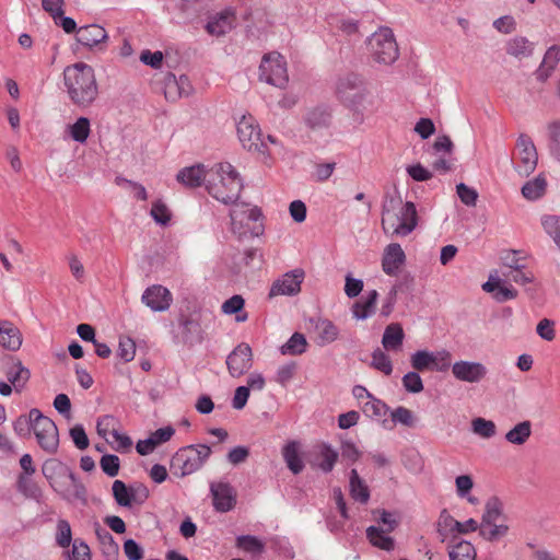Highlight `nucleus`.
Listing matches in <instances>:
<instances>
[{
	"mask_svg": "<svg viewBox=\"0 0 560 560\" xmlns=\"http://www.w3.org/2000/svg\"><path fill=\"white\" fill-rule=\"evenodd\" d=\"M65 92L79 108H88L98 97V84L94 69L85 62H75L63 70Z\"/></svg>",
	"mask_w": 560,
	"mask_h": 560,
	"instance_id": "1",
	"label": "nucleus"
},
{
	"mask_svg": "<svg viewBox=\"0 0 560 560\" xmlns=\"http://www.w3.org/2000/svg\"><path fill=\"white\" fill-rule=\"evenodd\" d=\"M418 212L412 201L404 202L400 197L386 196L382 205V229L385 235L406 237L418 225Z\"/></svg>",
	"mask_w": 560,
	"mask_h": 560,
	"instance_id": "2",
	"label": "nucleus"
},
{
	"mask_svg": "<svg viewBox=\"0 0 560 560\" xmlns=\"http://www.w3.org/2000/svg\"><path fill=\"white\" fill-rule=\"evenodd\" d=\"M206 189L224 205L235 203L243 189V180L232 164L221 162L208 170Z\"/></svg>",
	"mask_w": 560,
	"mask_h": 560,
	"instance_id": "3",
	"label": "nucleus"
},
{
	"mask_svg": "<svg viewBox=\"0 0 560 560\" xmlns=\"http://www.w3.org/2000/svg\"><path fill=\"white\" fill-rule=\"evenodd\" d=\"M43 474L63 499L85 501V487L67 465L56 459L47 460L43 466Z\"/></svg>",
	"mask_w": 560,
	"mask_h": 560,
	"instance_id": "4",
	"label": "nucleus"
},
{
	"mask_svg": "<svg viewBox=\"0 0 560 560\" xmlns=\"http://www.w3.org/2000/svg\"><path fill=\"white\" fill-rule=\"evenodd\" d=\"M211 455L206 444L188 445L179 448L171 460V470L175 476L185 477L199 470Z\"/></svg>",
	"mask_w": 560,
	"mask_h": 560,
	"instance_id": "5",
	"label": "nucleus"
},
{
	"mask_svg": "<svg viewBox=\"0 0 560 560\" xmlns=\"http://www.w3.org/2000/svg\"><path fill=\"white\" fill-rule=\"evenodd\" d=\"M338 98L348 107L354 110L365 108L369 102L370 92L364 80L354 73L347 74L339 79L336 88Z\"/></svg>",
	"mask_w": 560,
	"mask_h": 560,
	"instance_id": "6",
	"label": "nucleus"
},
{
	"mask_svg": "<svg viewBox=\"0 0 560 560\" xmlns=\"http://www.w3.org/2000/svg\"><path fill=\"white\" fill-rule=\"evenodd\" d=\"M369 49L374 61L392 65L399 56L398 45L389 27H381L369 38Z\"/></svg>",
	"mask_w": 560,
	"mask_h": 560,
	"instance_id": "7",
	"label": "nucleus"
},
{
	"mask_svg": "<svg viewBox=\"0 0 560 560\" xmlns=\"http://www.w3.org/2000/svg\"><path fill=\"white\" fill-rule=\"evenodd\" d=\"M31 418L33 421V432L39 447L48 454L57 453L59 433L56 423L50 418L44 416L37 408L31 409Z\"/></svg>",
	"mask_w": 560,
	"mask_h": 560,
	"instance_id": "8",
	"label": "nucleus"
},
{
	"mask_svg": "<svg viewBox=\"0 0 560 560\" xmlns=\"http://www.w3.org/2000/svg\"><path fill=\"white\" fill-rule=\"evenodd\" d=\"M259 79L279 89L289 82L287 61L279 52H270L262 57L259 66Z\"/></svg>",
	"mask_w": 560,
	"mask_h": 560,
	"instance_id": "9",
	"label": "nucleus"
},
{
	"mask_svg": "<svg viewBox=\"0 0 560 560\" xmlns=\"http://www.w3.org/2000/svg\"><path fill=\"white\" fill-rule=\"evenodd\" d=\"M452 354L448 350L439 351L417 350L410 355V364L413 370L446 372L451 368Z\"/></svg>",
	"mask_w": 560,
	"mask_h": 560,
	"instance_id": "10",
	"label": "nucleus"
},
{
	"mask_svg": "<svg viewBox=\"0 0 560 560\" xmlns=\"http://www.w3.org/2000/svg\"><path fill=\"white\" fill-rule=\"evenodd\" d=\"M236 130L244 149L262 154L267 152V142L262 140L260 128L253 116H243L237 122Z\"/></svg>",
	"mask_w": 560,
	"mask_h": 560,
	"instance_id": "11",
	"label": "nucleus"
},
{
	"mask_svg": "<svg viewBox=\"0 0 560 560\" xmlns=\"http://www.w3.org/2000/svg\"><path fill=\"white\" fill-rule=\"evenodd\" d=\"M518 163L516 170L520 174L528 176L532 174L538 161L536 147L532 139L526 135H521L516 142Z\"/></svg>",
	"mask_w": 560,
	"mask_h": 560,
	"instance_id": "12",
	"label": "nucleus"
},
{
	"mask_svg": "<svg viewBox=\"0 0 560 560\" xmlns=\"http://www.w3.org/2000/svg\"><path fill=\"white\" fill-rule=\"evenodd\" d=\"M226 368L232 377H241L253 365L252 348L247 343H240L226 358Z\"/></svg>",
	"mask_w": 560,
	"mask_h": 560,
	"instance_id": "13",
	"label": "nucleus"
},
{
	"mask_svg": "<svg viewBox=\"0 0 560 560\" xmlns=\"http://www.w3.org/2000/svg\"><path fill=\"white\" fill-rule=\"evenodd\" d=\"M453 376L465 383H480L488 374V369L485 364L477 361L459 360L454 363L451 362Z\"/></svg>",
	"mask_w": 560,
	"mask_h": 560,
	"instance_id": "14",
	"label": "nucleus"
},
{
	"mask_svg": "<svg viewBox=\"0 0 560 560\" xmlns=\"http://www.w3.org/2000/svg\"><path fill=\"white\" fill-rule=\"evenodd\" d=\"M304 277L305 272L300 268L285 272L272 283L269 296L296 295L301 291V284Z\"/></svg>",
	"mask_w": 560,
	"mask_h": 560,
	"instance_id": "15",
	"label": "nucleus"
},
{
	"mask_svg": "<svg viewBox=\"0 0 560 560\" xmlns=\"http://www.w3.org/2000/svg\"><path fill=\"white\" fill-rule=\"evenodd\" d=\"M210 492L212 504L215 511L225 513L231 511L236 504V494L233 487L228 482H211Z\"/></svg>",
	"mask_w": 560,
	"mask_h": 560,
	"instance_id": "16",
	"label": "nucleus"
},
{
	"mask_svg": "<svg viewBox=\"0 0 560 560\" xmlns=\"http://www.w3.org/2000/svg\"><path fill=\"white\" fill-rule=\"evenodd\" d=\"M141 301L153 312H164L170 308L173 296L165 287L153 284L144 290Z\"/></svg>",
	"mask_w": 560,
	"mask_h": 560,
	"instance_id": "17",
	"label": "nucleus"
},
{
	"mask_svg": "<svg viewBox=\"0 0 560 560\" xmlns=\"http://www.w3.org/2000/svg\"><path fill=\"white\" fill-rule=\"evenodd\" d=\"M107 38L105 28L97 24L84 25L77 31L78 43L89 48L104 50V43Z\"/></svg>",
	"mask_w": 560,
	"mask_h": 560,
	"instance_id": "18",
	"label": "nucleus"
},
{
	"mask_svg": "<svg viewBox=\"0 0 560 560\" xmlns=\"http://www.w3.org/2000/svg\"><path fill=\"white\" fill-rule=\"evenodd\" d=\"M236 25L235 12L232 9H225L212 15L206 24V31L212 36H223L232 31Z\"/></svg>",
	"mask_w": 560,
	"mask_h": 560,
	"instance_id": "19",
	"label": "nucleus"
},
{
	"mask_svg": "<svg viewBox=\"0 0 560 560\" xmlns=\"http://www.w3.org/2000/svg\"><path fill=\"white\" fill-rule=\"evenodd\" d=\"M260 217L261 212L257 207L248 208L246 205H235L230 211L233 232L240 235L244 234L246 231L243 228L250 221H258Z\"/></svg>",
	"mask_w": 560,
	"mask_h": 560,
	"instance_id": "20",
	"label": "nucleus"
},
{
	"mask_svg": "<svg viewBox=\"0 0 560 560\" xmlns=\"http://www.w3.org/2000/svg\"><path fill=\"white\" fill-rule=\"evenodd\" d=\"M406 261V255L398 243L388 244L383 254L382 269L388 276H396Z\"/></svg>",
	"mask_w": 560,
	"mask_h": 560,
	"instance_id": "21",
	"label": "nucleus"
},
{
	"mask_svg": "<svg viewBox=\"0 0 560 560\" xmlns=\"http://www.w3.org/2000/svg\"><path fill=\"white\" fill-rule=\"evenodd\" d=\"M176 179L186 188H197L202 184L207 185L208 170L203 164L186 166L178 171Z\"/></svg>",
	"mask_w": 560,
	"mask_h": 560,
	"instance_id": "22",
	"label": "nucleus"
},
{
	"mask_svg": "<svg viewBox=\"0 0 560 560\" xmlns=\"http://www.w3.org/2000/svg\"><path fill=\"white\" fill-rule=\"evenodd\" d=\"M338 459V452L330 445L323 443L316 447L311 460L312 466L324 472H330Z\"/></svg>",
	"mask_w": 560,
	"mask_h": 560,
	"instance_id": "23",
	"label": "nucleus"
},
{
	"mask_svg": "<svg viewBox=\"0 0 560 560\" xmlns=\"http://www.w3.org/2000/svg\"><path fill=\"white\" fill-rule=\"evenodd\" d=\"M405 332L400 324L392 323L386 326L383 337L382 346L386 351L397 352L402 348Z\"/></svg>",
	"mask_w": 560,
	"mask_h": 560,
	"instance_id": "24",
	"label": "nucleus"
},
{
	"mask_svg": "<svg viewBox=\"0 0 560 560\" xmlns=\"http://www.w3.org/2000/svg\"><path fill=\"white\" fill-rule=\"evenodd\" d=\"M5 375L14 389L21 392L30 380L31 373L20 360H12L7 368Z\"/></svg>",
	"mask_w": 560,
	"mask_h": 560,
	"instance_id": "25",
	"label": "nucleus"
},
{
	"mask_svg": "<svg viewBox=\"0 0 560 560\" xmlns=\"http://www.w3.org/2000/svg\"><path fill=\"white\" fill-rule=\"evenodd\" d=\"M377 299L378 293L376 290L369 291L363 301H359L352 306L353 317L363 320L372 316L375 312Z\"/></svg>",
	"mask_w": 560,
	"mask_h": 560,
	"instance_id": "26",
	"label": "nucleus"
},
{
	"mask_svg": "<svg viewBox=\"0 0 560 560\" xmlns=\"http://www.w3.org/2000/svg\"><path fill=\"white\" fill-rule=\"evenodd\" d=\"M0 345L11 351L19 350L22 345L19 329L10 323H4L0 327Z\"/></svg>",
	"mask_w": 560,
	"mask_h": 560,
	"instance_id": "27",
	"label": "nucleus"
},
{
	"mask_svg": "<svg viewBox=\"0 0 560 560\" xmlns=\"http://www.w3.org/2000/svg\"><path fill=\"white\" fill-rule=\"evenodd\" d=\"M283 459L288 468L298 475L304 469V463L299 453V444L294 441L289 442L282 451Z\"/></svg>",
	"mask_w": 560,
	"mask_h": 560,
	"instance_id": "28",
	"label": "nucleus"
},
{
	"mask_svg": "<svg viewBox=\"0 0 560 560\" xmlns=\"http://www.w3.org/2000/svg\"><path fill=\"white\" fill-rule=\"evenodd\" d=\"M532 434V423L528 420L517 423L505 433V440L514 445H523Z\"/></svg>",
	"mask_w": 560,
	"mask_h": 560,
	"instance_id": "29",
	"label": "nucleus"
},
{
	"mask_svg": "<svg viewBox=\"0 0 560 560\" xmlns=\"http://www.w3.org/2000/svg\"><path fill=\"white\" fill-rule=\"evenodd\" d=\"M67 132L72 140L79 143H84L88 140L91 132V124L89 118H78L75 122L67 127Z\"/></svg>",
	"mask_w": 560,
	"mask_h": 560,
	"instance_id": "30",
	"label": "nucleus"
},
{
	"mask_svg": "<svg viewBox=\"0 0 560 560\" xmlns=\"http://www.w3.org/2000/svg\"><path fill=\"white\" fill-rule=\"evenodd\" d=\"M560 59V49L556 46L550 47L545 54L542 63L537 71V79L540 81L547 80L551 71Z\"/></svg>",
	"mask_w": 560,
	"mask_h": 560,
	"instance_id": "31",
	"label": "nucleus"
},
{
	"mask_svg": "<svg viewBox=\"0 0 560 560\" xmlns=\"http://www.w3.org/2000/svg\"><path fill=\"white\" fill-rule=\"evenodd\" d=\"M350 493L355 501L361 503H366L370 499L369 488L360 478L357 469H352L350 472Z\"/></svg>",
	"mask_w": 560,
	"mask_h": 560,
	"instance_id": "32",
	"label": "nucleus"
},
{
	"mask_svg": "<svg viewBox=\"0 0 560 560\" xmlns=\"http://www.w3.org/2000/svg\"><path fill=\"white\" fill-rule=\"evenodd\" d=\"M506 52L516 58L528 57L533 54V44L522 36H516L508 42Z\"/></svg>",
	"mask_w": 560,
	"mask_h": 560,
	"instance_id": "33",
	"label": "nucleus"
},
{
	"mask_svg": "<svg viewBox=\"0 0 560 560\" xmlns=\"http://www.w3.org/2000/svg\"><path fill=\"white\" fill-rule=\"evenodd\" d=\"M366 537L369 538L370 542L383 550L390 551L394 549L395 542L394 539L387 535L384 534V530L376 527V526H370L366 529Z\"/></svg>",
	"mask_w": 560,
	"mask_h": 560,
	"instance_id": "34",
	"label": "nucleus"
},
{
	"mask_svg": "<svg viewBox=\"0 0 560 560\" xmlns=\"http://www.w3.org/2000/svg\"><path fill=\"white\" fill-rule=\"evenodd\" d=\"M448 556L451 560H476L477 553L472 544L458 540L451 547Z\"/></svg>",
	"mask_w": 560,
	"mask_h": 560,
	"instance_id": "35",
	"label": "nucleus"
},
{
	"mask_svg": "<svg viewBox=\"0 0 560 560\" xmlns=\"http://www.w3.org/2000/svg\"><path fill=\"white\" fill-rule=\"evenodd\" d=\"M307 341L303 334L294 332L290 339L281 346L280 351L284 355H299L306 351Z\"/></svg>",
	"mask_w": 560,
	"mask_h": 560,
	"instance_id": "36",
	"label": "nucleus"
},
{
	"mask_svg": "<svg viewBox=\"0 0 560 560\" xmlns=\"http://www.w3.org/2000/svg\"><path fill=\"white\" fill-rule=\"evenodd\" d=\"M502 515V503L498 498H490L485 505V512L480 525L490 526Z\"/></svg>",
	"mask_w": 560,
	"mask_h": 560,
	"instance_id": "37",
	"label": "nucleus"
},
{
	"mask_svg": "<svg viewBox=\"0 0 560 560\" xmlns=\"http://www.w3.org/2000/svg\"><path fill=\"white\" fill-rule=\"evenodd\" d=\"M548 149L550 154L560 161V120L547 125Z\"/></svg>",
	"mask_w": 560,
	"mask_h": 560,
	"instance_id": "38",
	"label": "nucleus"
},
{
	"mask_svg": "<svg viewBox=\"0 0 560 560\" xmlns=\"http://www.w3.org/2000/svg\"><path fill=\"white\" fill-rule=\"evenodd\" d=\"M546 186V179L542 176H537L535 179L524 184L522 195L528 200H536L545 194Z\"/></svg>",
	"mask_w": 560,
	"mask_h": 560,
	"instance_id": "39",
	"label": "nucleus"
},
{
	"mask_svg": "<svg viewBox=\"0 0 560 560\" xmlns=\"http://www.w3.org/2000/svg\"><path fill=\"white\" fill-rule=\"evenodd\" d=\"M305 121L312 129L327 127L330 122V113L326 108H314L307 113Z\"/></svg>",
	"mask_w": 560,
	"mask_h": 560,
	"instance_id": "40",
	"label": "nucleus"
},
{
	"mask_svg": "<svg viewBox=\"0 0 560 560\" xmlns=\"http://www.w3.org/2000/svg\"><path fill=\"white\" fill-rule=\"evenodd\" d=\"M371 366L385 375L393 373V363L389 355L381 348H376L371 355Z\"/></svg>",
	"mask_w": 560,
	"mask_h": 560,
	"instance_id": "41",
	"label": "nucleus"
},
{
	"mask_svg": "<svg viewBox=\"0 0 560 560\" xmlns=\"http://www.w3.org/2000/svg\"><path fill=\"white\" fill-rule=\"evenodd\" d=\"M113 495L116 503L120 506L129 508L135 500V494L130 491L121 480L113 482Z\"/></svg>",
	"mask_w": 560,
	"mask_h": 560,
	"instance_id": "42",
	"label": "nucleus"
},
{
	"mask_svg": "<svg viewBox=\"0 0 560 560\" xmlns=\"http://www.w3.org/2000/svg\"><path fill=\"white\" fill-rule=\"evenodd\" d=\"M236 546L246 552L259 555L264 551V542L255 536L242 535L236 538Z\"/></svg>",
	"mask_w": 560,
	"mask_h": 560,
	"instance_id": "43",
	"label": "nucleus"
},
{
	"mask_svg": "<svg viewBox=\"0 0 560 560\" xmlns=\"http://www.w3.org/2000/svg\"><path fill=\"white\" fill-rule=\"evenodd\" d=\"M471 430L483 439H491L497 433L495 423L485 418H476L471 421Z\"/></svg>",
	"mask_w": 560,
	"mask_h": 560,
	"instance_id": "44",
	"label": "nucleus"
},
{
	"mask_svg": "<svg viewBox=\"0 0 560 560\" xmlns=\"http://www.w3.org/2000/svg\"><path fill=\"white\" fill-rule=\"evenodd\" d=\"M317 330H318L319 345H322V346L334 342L338 338V335H339L338 327L330 320H323L317 326Z\"/></svg>",
	"mask_w": 560,
	"mask_h": 560,
	"instance_id": "45",
	"label": "nucleus"
},
{
	"mask_svg": "<svg viewBox=\"0 0 560 560\" xmlns=\"http://www.w3.org/2000/svg\"><path fill=\"white\" fill-rule=\"evenodd\" d=\"M402 386L406 392L411 394L421 393L424 388L419 371H410L406 373L401 378Z\"/></svg>",
	"mask_w": 560,
	"mask_h": 560,
	"instance_id": "46",
	"label": "nucleus"
},
{
	"mask_svg": "<svg viewBox=\"0 0 560 560\" xmlns=\"http://www.w3.org/2000/svg\"><path fill=\"white\" fill-rule=\"evenodd\" d=\"M66 556V560H91L90 547L83 540L75 539Z\"/></svg>",
	"mask_w": 560,
	"mask_h": 560,
	"instance_id": "47",
	"label": "nucleus"
},
{
	"mask_svg": "<svg viewBox=\"0 0 560 560\" xmlns=\"http://www.w3.org/2000/svg\"><path fill=\"white\" fill-rule=\"evenodd\" d=\"M508 530H509V527L504 524L498 525L497 523H493V525H490V526H485V525L479 526L480 536L489 541H494V540L499 539L500 537L505 536L508 534Z\"/></svg>",
	"mask_w": 560,
	"mask_h": 560,
	"instance_id": "48",
	"label": "nucleus"
},
{
	"mask_svg": "<svg viewBox=\"0 0 560 560\" xmlns=\"http://www.w3.org/2000/svg\"><path fill=\"white\" fill-rule=\"evenodd\" d=\"M72 540L71 526L68 521L59 520L57 523L56 542L61 548L70 546Z\"/></svg>",
	"mask_w": 560,
	"mask_h": 560,
	"instance_id": "49",
	"label": "nucleus"
},
{
	"mask_svg": "<svg viewBox=\"0 0 560 560\" xmlns=\"http://www.w3.org/2000/svg\"><path fill=\"white\" fill-rule=\"evenodd\" d=\"M362 409L368 417L373 418L384 416L388 408L385 402L372 396L369 400L363 402Z\"/></svg>",
	"mask_w": 560,
	"mask_h": 560,
	"instance_id": "50",
	"label": "nucleus"
},
{
	"mask_svg": "<svg viewBox=\"0 0 560 560\" xmlns=\"http://www.w3.org/2000/svg\"><path fill=\"white\" fill-rule=\"evenodd\" d=\"M136 354V343L129 337H120L117 355L125 362L133 360Z\"/></svg>",
	"mask_w": 560,
	"mask_h": 560,
	"instance_id": "51",
	"label": "nucleus"
},
{
	"mask_svg": "<svg viewBox=\"0 0 560 560\" xmlns=\"http://www.w3.org/2000/svg\"><path fill=\"white\" fill-rule=\"evenodd\" d=\"M150 214L153 220L161 225H166L171 220V212L161 200H156L152 203Z\"/></svg>",
	"mask_w": 560,
	"mask_h": 560,
	"instance_id": "52",
	"label": "nucleus"
},
{
	"mask_svg": "<svg viewBox=\"0 0 560 560\" xmlns=\"http://www.w3.org/2000/svg\"><path fill=\"white\" fill-rule=\"evenodd\" d=\"M180 326L187 338L201 340V327L197 319L194 317H184L180 319Z\"/></svg>",
	"mask_w": 560,
	"mask_h": 560,
	"instance_id": "53",
	"label": "nucleus"
},
{
	"mask_svg": "<svg viewBox=\"0 0 560 560\" xmlns=\"http://www.w3.org/2000/svg\"><path fill=\"white\" fill-rule=\"evenodd\" d=\"M542 226L545 231L553 238L560 248V217L547 215L542 218Z\"/></svg>",
	"mask_w": 560,
	"mask_h": 560,
	"instance_id": "54",
	"label": "nucleus"
},
{
	"mask_svg": "<svg viewBox=\"0 0 560 560\" xmlns=\"http://www.w3.org/2000/svg\"><path fill=\"white\" fill-rule=\"evenodd\" d=\"M102 470L109 477H115L119 472L120 460L116 455L107 454L100 462Z\"/></svg>",
	"mask_w": 560,
	"mask_h": 560,
	"instance_id": "55",
	"label": "nucleus"
},
{
	"mask_svg": "<svg viewBox=\"0 0 560 560\" xmlns=\"http://www.w3.org/2000/svg\"><path fill=\"white\" fill-rule=\"evenodd\" d=\"M390 418L394 423H400L406 427H412L415 417L411 410L406 407L399 406L390 412Z\"/></svg>",
	"mask_w": 560,
	"mask_h": 560,
	"instance_id": "56",
	"label": "nucleus"
},
{
	"mask_svg": "<svg viewBox=\"0 0 560 560\" xmlns=\"http://www.w3.org/2000/svg\"><path fill=\"white\" fill-rule=\"evenodd\" d=\"M456 192L464 205L468 207L476 206L478 192L474 188L460 183L456 186Z\"/></svg>",
	"mask_w": 560,
	"mask_h": 560,
	"instance_id": "57",
	"label": "nucleus"
},
{
	"mask_svg": "<svg viewBox=\"0 0 560 560\" xmlns=\"http://www.w3.org/2000/svg\"><path fill=\"white\" fill-rule=\"evenodd\" d=\"M503 276L509 280H512L515 283L522 285L530 283L534 280V273L530 270L526 269L525 267L520 268L515 271H504Z\"/></svg>",
	"mask_w": 560,
	"mask_h": 560,
	"instance_id": "58",
	"label": "nucleus"
},
{
	"mask_svg": "<svg viewBox=\"0 0 560 560\" xmlns=\"http://www.w3.org/2000/svg\"><path fill=\"white\" fill-rule=\"evenodd\" d=\"M69 433L77 448L82 451L89 446V438L82 424H75Z\"/></svg>",
	"mask_w": 560,
	"mask_h": 560,
	"instance_id": "59",
	"label": "nucleus"
},
{
	"mask_svg": "<svg viewBox=\"0 0 560 560\" xmlns=\"http://www.w3.org/2000/svg\"><path fill=\"white\" fill-rule=\"evenodd\" d=\"M164 94L170 101H176L180 97V91L177 83V78L173 73H168L164 81Z\"/></svg>",
	"mask_w": 560,
	"mask_h": 560,
	"instance_id": "60",
	"label": "nucleus"
},
{
	"mask_svg": "<svg viewBox=\"0 0 560 560\" xmlns=\"http://www.w3.org/2000/svg\"><path fill=\"white\" fill-rule=\"evenodd\" d=\"M536 332L538 336L546 340V341H552L556 337L555 331V323L551 319L542 318L536 327Z\"/></svg>",
	"mask_w": 560,
	"mask_h": 560,
	"instance_id": "61",
	"label": "nucleus"
},
{
	"mask_svg": "<svg viewBox=\"0 0 560 560\" xmlns=\"http://www.w3.org/2000/svg\"><path fill=\"white\" fill-rule=\"evenodd\" d=\"M456 493L459 498H467L474 487V480L469 475H460L455 479Z\"/></svg>",
	"mask_w": 560,
	"mask_h": 560,
	"instance_id": "62",
	"label": "nucleus"
},
{
	"mask_svg": "<svg viewBox=\"0 0 560 560\" xmlns=\"http://www.w3.org/2000/svg\"><path fill=\"white\" fill-rule=\"evenodd\" d=\"M13 429L14 432L21 438L30 435L31 431H33V421L31 418V412L28 413V417H19L13 423Z\"/></svg>",
	"mask_w": 560,
	"mask_h": 560,
	"instance_id": "63",
	"label": "nucleus"
},
{
	"mask_svg": "<svg viewBox=\"0 0 560 560\" xmlns=\"http://www.w3.org/2000/svg\"><path fill=\"white\" fill-rule=\"evenodd\" d=\"M124 552L129 560H141L143 557L142 547L131 538L125 541Z\"/></svg>",
	"mask_w": 560,
	"mask_h": 560,
	"instance_id": "64",
	"label": "nucleus"
}]
</instances>
